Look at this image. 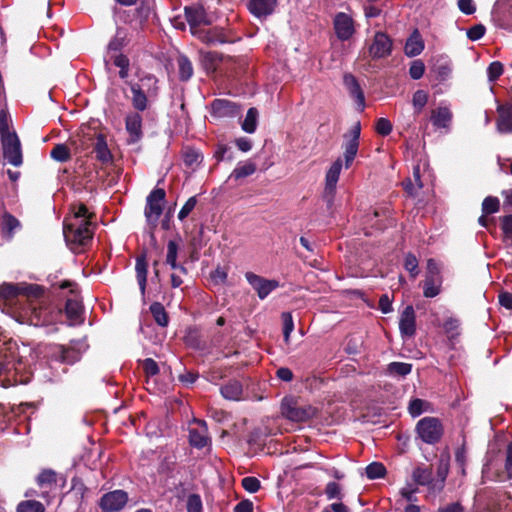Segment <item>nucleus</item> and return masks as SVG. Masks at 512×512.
<instances>
[{
  "label": "nucleus",
  "mask_w": 512,
  "mask_h": 512,
  "mask_svg": "<svg viewBox=\"0 0 512 512\" xmlns=\"http://www.w3.org/2000/svg\"><path fill=\"white\" fill-rule=\"evenodd\" d=\"M24 303L19 312L18 321L34 326L53 324L60 317L61 311L50 306L44 290L37 284H3L0 286V307L6 301Z\"/></svg>",
  "instance_id": "nucleus-1"
},
{
  "label": "nucleus",
  "mask_w": 512,
  "mask_h": 512,
  "mask_svg": "<svg viewBox=\"0 0 512 512\" xmlns=\"http://www.w3.org/2000/svg\"><path fill=\"white\" fill-rule=\"evenodd\" d=\"M92 214L85 205L80 204L74 208L73 214L64 220L63 235L71 250L78 252L93 238Z\"/></svg>",
  "instance_id": "nucleus-2"
},
{
  "label": "nucleus",
  "mask_w": 512,
  "mask_h": 512,
  "mask_svg": "<svg viewBox=\"0 0 512 512\" xmlns=\"http://www.w3.org/2000/svg\"><path fill=\"white\" fill-rule=\"evenodd\" d=\"M27 364L15 343H4L0 347V386L8 388L16 384H26L30 379Z\"/></svg>",
  "instance_id": "nucleus-3"
},
{
  "label": "nucleus",
  "mask_w": 512,
  "mask_h": 512,
  "mask_svg": "<svg viewBox=\"0 0 512 512\" xmlns=\"http://www.w3.org/2000/svg\"><path fill=\"white\" fill-rule=\"evenodd\" d=\"M185 17L190 25L191 32L197 35L206 43L224 42L223 39L216 37L211 31L201 30V25H210L211 20L202 6H191L185 8Z\"/></svg>",
  "instance_id": "nucleus-4"
},
{
  "label": "nucleus",
  "mask_w": 512,
  "mask_h": 512,
  "mask_svg": "<svg viewBox=\"0 0 512 512\" xmlns=\"http://www.w3.org/2000/svg\"><path fill=\"white\" fill-rule=\"evenodd\" d=\"M316 407L292 396L285 397L281 402V413L290 421L305 422L316 416Z\"/></svg>",
  "instance_id": "nucleus-5"
},
{
  "label": "nucleus",
  "mask_w": 512,
  "mask_h": 512,
  "mask_svg": "<svg viewBox=\"0 0 512 512\" xmlns=\"http://www.w3.org/2000/svg\"><path fill=\"white\" fill-rule=\"evenodd\" d=\"M344 157H338L327 169L325 174V185L323 190V199L330 207L332 206L337 189V183L342 171Z\"/></svg>",
  "instance_id": "nucleus-6"
},
{
  "label": "nucleus",
  "mask_w": 512,
  "mask_h": 512,
  "mask_svg": "<svg viewBox=\"0 0 512 512\" xmlns=\"http://www.w3.org/2000/svg\"><path fill=\"white\" fill-rule=\"evenodd\" d=\"M416 431L423 442L435 444L443 434V427L437 418L424 417L417 423Z\"/></svg>",
  "instance_id": "nucleus-7"
},
{
  "label": "nucleus",
  "mask_w": 512,
  "mask_h": 512,
  "mask_svg": "<svg viewBox=\"0 0 512 512\" xmlns=\"http://www.w3.org/2000/svg\"><path fill=\"white\" fill-rule=\"evenodd\" d=\"M165 191L161 188L154 189L146 199L145 217L151 226L155 227L163 211Z\"/></svg>",
  "instance_id": "nucleus-8"
},
{
  "label": "nucleus",
  "mask_w": 512,
  "mask_h": 512,
  "mask_svg": "<svg viewBox=\"0 0 512 512\" xmlns=\"http://www.w3.org/2000/svg\"><path fill=\"white\" fill-rule=\"evenodd\" d=\"M2 152L4 160L18 167L22 164V149L21 143L16 133L5 135L1 138Z\"/></svg>",
  "instance_id": "nucleus-9"
},
{
  "label": "nucleus",
  "mask_w": 512,
  "mask_h": 512,
  "mask_svg": "<svg viewBox=\"0 0 512 512\" xmlns=\"http://www.w3.org/2000/svg\"><path fill=\"white\" fill-rule=\"evenodd\" d=\"M245 279L260 300L266 299L274 290L280 287L278 280L267 279L253 272H246Z\"/></svg>",
  "instance_id": "nucleus-10"
},
{
  "label": "nucleus",
  "mask_w": 512,
  "mask_h": 512,
  "mask_svg": "<svg viewBox=\"0 0 512 512\" xmlns=\"http://www.w3.org/2000/svg\"><path fill=\"white\" fill-rule=\"evenodd\" d=\"M361 133V124L360 122H356L351 127L348 134H346L345 142L343 144V157L345 168L348 169L352 165L359 148V138Z\"/></svg>",
  "instance_id": "nucleus-11"
},
{
  "label": "nucleus",
  "mask_w": 512,
  "mask_h": 512,
  "mask_svg": "<svg viewBox=\"0 0 512 512\" xmlns=\"http://www.w3.org/2000/svg\"><path fill=\"white\" fill-rule=\"evenodd\" d=\"M61 289H70V293L73 297L67 299L65 312L67 318L71 321V324H76L82 321V304L76 295V285L70 281H63L60 286Z\"/></svg>",
  "instance_id": "nucleus-12"
},
{
  "label": "nucleus",
  "mask_w": 512,
  "mask_h": 512,
  "mask_svg": "<svg viewBox=\"0 0 512 512\" xmlns=\"http://www.w3.org/2000/svg\"><path fill=\"white\" fill-rule=\"evenodd\" d=\"M128 501V494L123 490H114L104 494L100 499V508L103 512L121 510Z\"/></svg>",
  "instance_id": "nucleus-13"
},
{
  "label": "nucleus",
  "mask_w": 512,
  "mask_h": 512,
  "mask_svg": "<svg viewBox=\"0 0 512 512\" xmlns=\"http://www.w3.org/2000/svg\"><path fill=\"white\" fill-rule=\"evenodd\" d=\"M333 25L335 34L341 41L349 40L355 32L353 18L344 12L335 15Z\"/></svg>",
  "instance_id": "nucleus-14"
},
{
  "label": "nucleus",
  "mask_w": 512,
  "mask_h": 512,
  "mask_svg": "<svg viewBox=\"0 0 512 512\" xmlns=\"http://www.w3.org/2000/svg\"><path fill=\"white\" fill-rule=\"evenodd\" d=\"M399 330L402 338H411L416 332V316L411 305L402 311L399 320Z\"/></svg>",
  "instance_id": "nucleus-15"
},
{
  "label": "nucleus",
  "mask_w": 512,
  "mask_h": 512,
  "mask_svg": "<svg viewBox=\"0 0 512 512\" xmlns=\"http://www.w3.org/2000/svg\"><path fill=\"white\" fill-rule=\"evenodd\" d=\"M392 42L390 38L382 32H377L369 48V53L373 58H384L391 53Z\"/></svg>",
  "instance_id": "nucleus-16"
},
{
  "label": "nucleus",
  "mask_w": 512,
  "mask_h": 512,
  "mask_svg": "<svg viewBox=\"0 0 512 512\" xmlns=\"http://www.w3.org/2000/svg\"><path fill=\"white\" fill-rule=\"evenodd\" d=\"M193 422L198 425L197 428H192L189 431L190 444L198 449L204 448L210 442L207 433V425L203 420L194 419Z\"/></svg>",
  "instance_id": "nucleus-17"
},
{
  "label": "nucleus",
  "mask_w": 512,
  "mask_h": 512,
  "mask_svg": "<svg viewBox=\"0 0 512 512\" xmlns=\"http://www.w3.org/2000/svg\"><path fill=\"white\" fill-rule=\"evenodd\" d=\"M212 116L216 118L235 117L239 113L237 105L226 99H216L211 104Z\"/></svg>",
  "instance_id": "nucleus-18"
},
{
  "label": "nucleus",
  "mask_w": 512,
  "mask_h": 512,
  "mask_svg": "<svg viewBox=\"0 0 512 512\" xmlns=\"http://www.w3.org/2000/svg\"><path fill=\"white\" fill-rule=\"evenodd\" d=\"M277 6V0H249L247 8L255 17L261 19L271 15Z\"/></svg>",
  "instance_id": "nucleus-19"
},
{
  "label": "nucleus",
  "mask_w": 512,
  "mask_h": 512,
  "mask_svg": "<svg viewBox=\"0 0 512 512\" xmlns=\"http://www.w3.org/2000/svg\"><path fill=\"white\" fill-rule=\"evenodd\" d=\"M453 114L448 106H438L431 111V123L437 129L449 131Z\"/></svg>",
  "instance_id": "nucleus-20"
},
{
  "label": "nucleus",
  "mask_w": 512,
  "mask_h": 512,
  "mask_svg": "<svg viewBox=\"0 0 512 512\" xmlns=\"http://www.w3.org/2000/svg\"><path fill=\"white\" fill-rule=\"evenodd\" d=\"M343 82L350 96L355 100L357 109L363 111L365 108V97L357 79L348 73L344 75Z\"/></svg>",
  "instance_id": "nucleus-21"
},
{
  "label": "nucleus",
  "mask_w": 512,
  "mask_h": 512,
  "mask_svg": "<svg viewBox=\"0 0 512 512\" xmlns=\"http://www.w3.org/2000/svg\"><path fill=\"white\" fill-rule=\"evenodd\" d=\"M125 127L130 136V142L135 143L142 137V117L137 112L126 116Z\"/></svg>",
  "instance_id": "nucleus-22"
},
{
  "label": "nucleus",
  "mask_w": 512,
  "mask_h": 512,
  "mask_svg": "<svg viewBox=\"0 0 512 512\" xmlns=\"http://www.w3.org/2000/svg\"><path fill=\"white\" fill-rule=\"evenodd\" d=\"M424 49V41L418 29H415L405 44V54L408 57H415L422 53Z\"/></svg>",
  "instance_id": "nucleus-23"
},
{
  "label": "nucleus",
  "mask_w": 512,
  "mask_h": 512,
  "mask_svg": "<svg viewBox=\"0 0 512 512\" xmlns=\"http://www.w3.org/2000/svg\"><path fill=\"white\" fill-rule=\"evenodd\" d=\"M497 129L501 133H512V105L498 107Z\"/></svg>",
  "instance_id": "nucleus-24"
},
{
  "label": "nucleus",
  "mask_w": 512,
  "mask_h": 512,
  "mask_svg": "<svg viewBox=\"0 0 512 512\" xmlns=\"http://www.w3.org/2000/svg\"><path fill=\"white\" fill-rule=\"evenodd\" d=\"M442 277H425L423 281V295L426 298H434L441 293Z\"/></svg>",
  "instance_id": "nucleus-25"
},
{
  "label": "nucleus",
  "mask_w": 512,
  "mask_h": 512,
  "mask_svg": "<svg viewBox=\"0 0 512 512\" xmlns=\"http://www.w3.org/2000/svg\"><path fill=\"white\" fill-rule=\"evenodd\" d=\"M220 391L224 398L238 401L241 399L243 389L239 381L233 380L223 385Z\"/></svg>",
  "instance_id": "nucleus-26"
},
{
  "label": "nucleus",
  "mask_w": 512,
  "mask_h": 512,
  "mask_svg": "<svg viewBox=\"0 0 512 512\" xmlns=\"http://www.w3.org/2000/svg\"><path fill=\"white\" fill-rule=\"evenodd\" d=\"M94 152L96 154V158L103 163H108L112 160V154L108 148L106 139L101 134L96 138Z\"/></svg>",
  "instance_id": "nucleus-27"
},
{
  "label": "nucleus",
  "mask_w": 512,
  "mask_h": 512,
  "mask_svg": "<svg viewBox=\"0 0 512 512\" xmlns=\"http://www.w3.org/2000/svg\"><path fill=\"white\" fill-rule=\"evenodd\" d=\"M131 102L133 107L138 111H144L147 108V97L140 85L131 84Z\"/></svg>",
  "instance_id": "nucleus-28"
},
{
  "label": "nucleus",
  "mask_w": 512,
  "mask_h": 512,
  "mask_svg": "<svg viewBox=\"0 0 512 512\" xmlns=\"http://www.w3.org/2000/svg\"><path fill=\"white\" fill-rule=\"evenodd\" d=\"M422 187L423 184L420 177V168L419 166H416L413 168V179H408L404 182V189L410 196H416Z\"/></svg>",
  "instance_id": "nucleus-29"
},
{
  "label": "nucleus",
  "mask_w": 512,
  "mask_h": 512,
  "mask_svg": "<svg viewBox=\"0 0 512 512\" xmlns=\"http://www.w3.org/2000/svg\"><path fill=\"white\" fill-rule=\"evenodd\" d=\"M222 55L217 52H207L202 56V64L207 73H214L222 62Z\"/></svg>",
  "instance_id": "nucleus-30"
},
{
  "label": "nucleus",
  "mask_w": 512,
  "mask_h": 512,
  "mask_svg": "<svg viewBox=\"0 0 512 512\" xmlns=\"http://www.w3.org/2000/svg\"><path fill=\"white\" fill-rule=\"evenodd\" d=\"M256 171V164L250 160L245 162H239L233 172L231 173L230 177H233L235 179H241L248 177L255 173Z\"/></svg>",
  "instance_id": "nucleus-31"
},
{
  "label": "nucleus",
  "mask_w": 512,
  "mask_h": 512,
  "mask_svg": "<svg viewBox=\"0 0 512 512\" xmlns=\"http://www.w3.org/2000/svg\"><path fill=\"white\" fill-rule=\"evenodd\" d=\"M412 371V365L404 362H391L387 365L386 373L389 376L405 377Z\"/></svg>",
  "instance_id": "nucleus-32"
},
{
  "label": "nucleus",
  "mask_w": 512,
  "mask_h": 512,
  "mask_svg": "<svg viewBox=\"0 0 512 512\" xmlns=\"http://www.w3.org/2000/svg\"><path fill=\"white\" fill-rule=\"evenodd\" d=\"M179 77L182 81L189 80L193 75V66L191 61L185 56L180 55L177 59Z\"/></svg>",
  "instance_id": "nucleus-33"
},
{
  "label": "nucleus",
  "mask_w": 512,
  "mask_h": 512,
  "mask_svg": "<svg viewBox=\"0 0 512 512\" xmlns=\"http://www.w3.org/2000/svg\"><path fill=\"white\" fill-rule=\"evenodd\" d=\"M150 312L155 320V322L161 326L166 327L168 325V315L165 311L164 306L159 302H154L150 306Z\"/></svg>",
  "instance_id": "nucleus-34"
},
{
  "label": "nucleus",
  "mask_w": 512,
  "mask_h": 512,
  "mask_svg": "<svg viewBox=\"0 0 512 512\" xmlns=\"http://www.w3.org/2000/svg\"><path fill=\"white\" fill-rule=\"evenodd\" d=\"M258 110L256 108H250L247 111L246 117L244 121L242 122V129L246 133H254L257 128V122H258Z\"/></svg>",
  "instance_id": "nucleus-35"
},
{
  "label": "nucleus",
  "mask_w": 512,
  "mask_h": 512,
  "mask_svg": "<svg viewBox=\"0 0 512 512\" xmlns=\"http://www.w3.org/2000/svg\"><path fill=\"white\" fill-rule=\"evenodd\" d=\"M137 281L141 290V293L144 294L146 289L147 282V264L144 258H138L135 266Z\"/></svg>",
  "instance_id": "nucleus-36"
},
{
  "label": "nucleus",
  "mask_w": 512,
  "mask_h": 512,
  "mask_svg": "<svg viewBox=\"0 0 512 512\" xmlns=\"http://www.w3.org/2000/svg\"><path fill=\"white\" fill-rule=\"evenodd\" d=\"M178 254V245L176 242L170 240L167 244V256H166V263L170 265L172 269H180L182 272L185 271V268L182 266H178L176 263Z\"/></svg>",
  "instance_id": "nucleus-37"
},
{
  "label": "nucleus",
  "mask_w": 512,
  "mask_h": 512,
  "mask_svg": "<svg viewBox=\"0 0 512 512\" xmlns=\"http://www.w3.org/2000/svg\"><path fill=\"white\" fill-rule=\"evenodd\" d=\"M446 476H447V470L439 469L438 477L436 479H431L429 481V483L427 484L429 492H431L434 495L439 493L444 487Z\"/></svg>",
  "instance_id": "nucleus-38"
},
{
  "label": "nucleus",
  "mask_w": 512,
  "mask_h": 512,
  "mask_svg": "<svg viewBox=\"0 0 512 512\" xmlns=\"http://www.w3.org/2000/svg\"><path fill=\"white\" fill-rule=\"evenodd\" d=\"M52 159L58 162H65L70 159L69 148L65 144H57L50 153Z\"/></svg>",
  "instance_id": "nucleus-39"
},
{
  "label": "nucleus",
  "mask_w": 512,
  "mask_h": 512,
  "mask_svg": "<svg viewBox=\"0 0 512 512\" xmlns=\"http://www.w3.org/2000/svg\"><path fill=\"white\" fill-rule=\"evenodd\" d=\"M110 59L113 60V63L120 68L119 76L122 79H125L128 76V67L129 60L126 56L122 54L110 55Z\"/></svg>",
  "instance_id": "nucleus-40"
},
{
  "label": "nucleus",
  "mask_w": 512,
  "mask_h": 512,
  "mask_svg": "<svg viewBox=\"0 0 512 512\" xmlns=\"http://www.w3.org/2000/svg\"><path fill=\"white\" fill-rule=\"evenodd\" d=\"M187 512H203V503L200 495L189 494L186 500Z\"/></svg>",
  "instance_id": "nucleus-41"
},
{
  "label": "nucleus",
  "mask_w": 512,
  "mask_h": 512,
  "mask_svg": "<svg viewBox=\"0 0 512 512\" xmlns=\"http://www.w3.org/2000/svg\"><path fill=\"white\" fill-rule=\"evenodd\" d=\"M365 471L366 476L369 479H377L385 475L386 469L383 464L379 462H373L366 467Z\"/></svg>",
  "instance_id": "nucleus-42"
},
{
  "label": "nucleus",
  "mask_w": 512,
  "mask_h": 512,
  "mask_svg": "<svg viewBox=\"0 0 512 512\" xmlns=\"http://www.w3.org/2000/svg\"><path fill=\"white\" fill-rule=\"evenodd\" d=\"M500 202L497 197L488 196L482 202V212L484 214H494L499 211Z\"/></svg>",
  "instance_id": "nucleus-43"
},
{
  "label": "nucleus",
  "mask_w": 512,
  "mask_h": 512,
  "mask_svg": "<svg viewBox=\"0 0 512 512\" xmlns=\"http://www.w3.org/2000/svg\"><path fill=\"white\" fill-rule=\"evenodd\" d=\"M282 321H283V335L286 343L289 342L290 335L294 330V322L293 317L290 312L282 313Z\"/></svg>",
  "instance_id": "nucleus-44"
},
{
  "label": "nucleus",
  "mask_w": 512,
  "mask_h": 512,
  "mask_svg": "<svg viewBox=\"0 0 512 512\" xmlns=\"http://www.w3.org/2000/svg\"><path fill=\"white\" fill-rule=\"evenodd\" d=\"M17 512H44V507L38 501L28 500L18 505Z\"/></svg>",
  "instance_id": "nucleus-45"
},
{
  "label": "nucleus",
  "mask_w": 512,
  "mask_h": 512,
  "mask_svg": "<svg viewBox=\"0 0 512 512\" xmlns=\"http://www.w3.org/2000/svg\"><path fill=\"white\" fill-rule=\"evenodd\" d=\"M428 101V94L423 90H417L413 94L412 104L416 112H420Z\"/></svg>",
  "instance_id": "nucleus-46"
},
{
  "label": "nucleus",
  "mask_w": 512,
  "mask_h": 512,
  "mask_svg": "<svg viewBox=\"0 0 512 512\" xmlns=\"http://www.w3.org/2000/svg\"><path fill=\"white\" fill-rule=\"evenodd\" d=\"M503 65L499 61L492 62L487 68L489 82H494L503 74Z\"/></svg>",
  "instance_id": "nucleus-47"
},
{
  "label": "nucleus",
  "mask_w": 512,
  "mask_h": 512,
  "mask_svg": "<svg viewBox=\"0 0 512 512\" xmlns=\"http://www.w3.org/2000/svg\"><path fill=\"white\" fill-rule=\"evenodd\" d=\"M427 402L421 399H413L409 403V413L412 417L421 415L426 410Z\"/></svg>",
  "instance_id": "nucleus-48"
},
{
  "label": "nucleus",
  "mask_w": 512,
  "mask_h": 512,
  "mask_svg": "<svg viewBox=\"0 0 512 512\" xmlns=\"http://www.w3.org/2000/svg\"><path fill=\"white\" fill-rule=\"evenodd\" d=\"M425 72V65L421 60H414L409 68V75L412 79L422 78Z\"/></svg>",
  "instance_id": "nucleus-49"
},
{
  "label": "nucleus",
  "mask_w": 512,
  "mask_h": 512,
  "mask_svg": "<svg viewBox=\"0 0 512 512\" xmlns=\"http://www.w3.org/2000/svg\"><path fill=\"white\" fill-rule=\"evenodd\" d=\"M196 204H197L196 196L190 197L178 213L179 220L183 221L192 212V210L195 208Z\"/></svg>",
  "instance_id": "nucleus-50"
},
{
  "label": "nucleus",
  "mask_w": 512,
  "mask_h": 512,
  "mask_svg": "<svg viewBox=\"0 0 512 512\" xmlns=\"http://www.w3.org/2000/svg\"><path fill=\"white\" fill-rule=\"evenodd\" d=\"M142 368L148 378L157 375L159 372L158 364L151 358H147L143 361Z\"/></svg>",
  "instance_id": "nucleus-51"
},
{
  "label": "nucleus",
  "mask_w": 512,
  "mask_h": 512,
  "mask_svg": "<svg viewBox=\"0 0 512 512\" xmlns=\"http://www.w3.org/2000/svg\"><path fill=\"white\" fill-rule=\"evenodd\" d=\"M414 480L420 485H427L431 480V472L427 469L417 468L413 472Z\"/></svg>",
  "instance_id": "nucleus-52"
},
{
  "label": "nucleus",
  "mask_w": 512,
  "mask_h": 512,
  "mask_svg": "<svg viewBox=\"0 0 512 512\" xmlns=\"http://www.w3.org/2000/svg\"><path fill=\"white\" fill-rule=\"evenodd\" d=\"M243 488L249 493H255L260 488V481L256 477H245L242 479Z\"/></svg>",
  "instance_id": "nucleus-53"
},
{
  "label": "nucleus",
  "mask_w": 512,
  "mask_h": 512,
  "mask_svg": "<svg viewBox=\"0 0 512 512\" xmlns=\"http://www.w3.org/2000/svg\"><path fill=\"white\" fill-rule=\"evenodd\" d=\"M405 269L411 274L412 277H416L418 275V260L412 255L408 254L405 257Z\"/></svg>",
  "instance_id": "nucleus-54"
},
{
  "label": "nucleus",
  "mask_w": 512,
  "mask_h": 512,
  "mask_svg": "<svg viewBox=\"0 0 512 512\" xmlns=\"http://www.w3.org/2000/svg\"><path fill=\"white\" fill-rule=\"evenodd\" d=\"M376 131L382 136H387L392 131V124L387 118H379L376 122Z\"/></svg>",
  "instance_id": "nucleus-55"
},
{
  "label": "nucleus",
  "mask_w": 512,
  "mask_h": 512,
  "mask_svg": "<svg viewBox=\"0 0 512 512\" xmlns=\"http://www.w3.org/2000/svg\"><path fill=\"white\" fill-rule=\"evenodd\" d=\"M55 476L52 470H44L38 475L37 482L40 486L52 484L56 481Z\"/></svg>",
  "instance_id": "nucleus-56"
},
{
  "label": "nucleus",
  "mask_w": 512,
  "mask_h": 512,
  "mask_svg": "<svg viewBox=\"0 0 512 512\" xmlns=\"http://www.w3.org/2000/svg\"><path fill=\"white\" fill-rule=\"evenodd\" d=\"M485 31L486 29L482 24H477L467 31V37L471 41H477L484 36Z\"/></svg>",
  "instance_id": "nucleus-57"
},
{
  "label": "nucleus",
  "mask_w": 512,
  "mask_h": 512,
  "mask_svg": "<svg viewBox=\"0 0 512 512\" xmlns=\"http://www.w3.org/2000/svg\"><path fill=\"white\" fill-rule=\"evenodd\" d=\"M425 277H442L440 266L434 259H429L427 261Z\"/></svg>",
  "instance_id": "nucleus-58"
},
{
  "label": "nucleus",
  "mask_w": 512,
  "mask_h": 512,
  "mask_svg": "<svg viewBox=\"0 0 512 512\" xmlns=\"http://www.w3.org/2000/svg\"><path fill=\"white\" fill-rule=\"evenodd\" d=\"M325 494L329 500L340 498V486L336 482H329L326 486Z\"/></svg>",
  "instance_id": "nucleus-59"
},
{
  "label": "nucleus",
  "mask_w": 512,
  "mask_h": 512,
  "mask_svg": "<svg viewBox=\"0 0 512 512\" xmlns=\"http://www.w3.org/2000/svg\"><path fill=\"white\" fill-rule=\"evenodd\" d=\"M4 228L11 234L14 229L19 227V221L11 214L6 213L3 216Z\"/></svg>",
  "instance_id": "nucleus-60"
},
{
  "label": "nucleus",
  "mask_w": 512,
  "mask_h": 512,
  "mask_svg": "<svg viewBox=\"0 0 512 512\" xmlns=\"http://www.w3.org/2000/svg\"><path fill=\"white\" fill-rule=\"evenodd\" d=\"M458 7L460 11L466 15H471L476 10L472 0H458Z\"/></svg>",
  "instance_id": "nucleus-61"
},
{
  "label": "nucleus",
  "mask_w": 512,
  "mask_h": 512,
  "mask_svg": "<svg viewBox=\"0 0 512 512\" xmlns=\"http://www.w3.org/2000/svg\"><path fill=\"white\" fill-rule=\"evenodd\" d=\"M230 151V148L227 147L226 145H219L217 150L215 151V157L218 161H223V160H229L231 161L233 159V156L231 153H229L227 155V153Z\"/></svg>",
  "instance_id": "nucleus-62"
},
{
  "label": "nucleus",
  "mask_w": 512,
  "mask_h": 512,
  "mask_svg": "<svg viewBox=\"0 0 512 512\" xmlns=\"http://www.w3.org/2000/svg\"><path fill=\"white\" fill-rule=\"evenodd\" d=\"M501 227L505 236L512 238V215H507L502 218Z\"/></svg>",
  "instance_id": "nucleus-63"
},
{
  "label": "nucleus",
  "mask_w": 512,
  "mask_h": 512,
  "mask_svg": "<svg viewBox=\"0 0 512 512\" xmlns=\"http://www.w3.org/2000/svg\"><path fill=\"white\" fill-rule=\"evenodd\" d=\"M498 298L501 306L505 307L508 310L512 309V293L502 292L499 294Z\"/></svg>",
  "instance_id": "nucleus-64"
}]
</instances>
